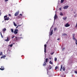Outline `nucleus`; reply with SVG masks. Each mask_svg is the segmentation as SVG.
Segmentation results:
<instances>
[{
	"label": "nucleus",
	"mask_w": 77,
	"mask_h": 77,
	"mask_svg": "<svg viewBox=\"0 0 77 77\" xmlns=\"http://www.w3.org/2000/svg\"><path fill=\"white\" fill-rule=\"evenodd\" d=\"M63 19L64 20H65L67 19V17H63Z\"/></svg>",
	"instance_id": "9b49d317"
},
{
	"label": "nucleus",
	"mask_w": 77,
	"mask_h": 77,
	"mask_svg": "<svg viewBox=\"0 0 77 77\" xmlns=\"http://www.w3.org/2000/svg\"><path fill=\"white\" fill-rule=\"evenodd\" d=\"M54 30V31H56V30H57V28H55Z\"/></svg>",
	"instance_id": "c85d7f7f"
},
{
	"label": "nucleus",
	"mask_w": 77,
	"mask_h": 77,
	"mask_svg": "<svg viewBox=\"0 0 77 77\" xmlns=\"http://www.w3.org/2000/svg\"><path fill=\"white\" fill-rule=\"evenodd\" d=\"M46 48H47V45H44L45 53H46Z\"/></svg>",
	"instance_id": "f03ea898"
},
{
	"label": "nucleus",
	"mask_w": 77,
	"mask_h": 77,
	"mask_svg": "<svg viewBox=\"0 0 77 77\" xmlns=\"http://www.w3.org/2000/svg\"><path fill=\"white\" fill-rule=\"evenodd\" d=\"M63 71H65V68L64 66H63Z\"/></svg>",
	"instance_id": "a211bd4d"
},
{
	"label": "nucleus",
	"mask_w": 77,
	"mask_h": 77,
	"mask_svg": "<svg viewBox=\"0 0 77 77\" xmlns=\"http://www.w3.org/2000/svg\"><path fill=\"white\" fill-rule=\"evenodd\" d=\"M49 63H50V64H53V62H51V60L50 61H49Z\"/></svg>",
	"instance_id": "4be33fe9"
},
{
	"label": "nucleus",
	"mask_w": 77,
	"mask_h": 77,
	"mask_svg": "<svg viewBox=\"0 0 77 77\" xmlns=\"http://www.w3.org/2000/svg\"><path fill=\"white\" fill-rule=\"evenodd\" d=\"M75 28H77V23H76V25L75 26Z\"/></svg>",
	"instance_id": "473e14b6"
},
{
	"label": "nucleus",
	"mask_w": 77,
	"mask_h": 77,
	"mask_svg": "<svg viewBox=\"0 0 77 77\" xmlns=\"http://www.w3.org/2000/svg\"><path fill=\"white\" fill-rule=\"evenodd\" d=\"M59 10H60V11H61L62 10V8H59Z\"/></svg>",
	"instance_id": "72a5a7b5"
},
{
	"label": "nucleus",
	"mask_w": 77,
	"mask_h": 77,
	"mask_svg": "<svg viewBox=\"0 0 77 77\" xmlns=\"http://www.w3.org/2000/svg\"><path fill=\"white\" fill-rule=\"evenodd\" d=\"M75 43H76V42H77V40H76V39L75 40Z\"/></svg>",
	"instance_id": "49530a36"
},
{
	"label": "nucleus",
	"mask_w": 77,
	"mask_h": 77,
	"mask_svg": "<svg viewBox=\"0 0 77 77\" xmlns=\"http://www.w3.org/2000/svg\"><path fill=\"white\" fill-rule=\"evenodd\" d=\"M69 7V6H68V5L65 6L63 8V9H66Z\"/></svg>",
	"instance_id": "7ed1b4c3"
},
{
	"label": "nucleus",
	"mask_w": 77,
	"mask_h": 77,
	"mask_svg": "<svg viewBox=\"0 0 77 77\" xmlns=\"http://www.w3.org/2000/svg\"><path fill=\"white\" fill-rule=\"evenodd\" d=\"M57 15H56V14H55L54 17V20H56V19L57 18Z\"/></svg>",
	"instance_id": "9d476101"
},
{
	"label": "nucleus",
	"mask_w": 77,
	"mask_h": 77,
	"mask_svg": "<svg viewBox=\"0 0 77 77\" xmlns=\"http://www.w3.org/2000/svg\"><path fill=\"white\" fill-rule=\"evenodd\" d=\"M16 39H17V36L15 37Z\"/></svg>",
	"instance_id": "09e8293b"
},
{
	"label": "nucleus",
	"mask_w": 77,
	"mask_h": 77,
	"mask_svg": "<svg viewBox=\"0 0 77 77\" xmlns=\"http://www.w3.org/2000/svg\"><path fill=\"white\" fill-rule=\"evenodd\" d=\"M75 44H76V45H77V42H76V43H75Z\"/></svg>",
	"instance_id": "8fccbe9b"
},
{
	"label": "nucleus",
	"mask_w": 77,
	"mask_h": 77,
	"mask_svg": "<svg viewBox=\"0 0 77 77\" xmlns=\"http://www.w3.org/2000/svg\"><path fill=\"white\" fill-rule=\"evenodd\" d=\"M53 30L52 29V30L51 32H49V35H50V36H51V35H53Z\"/></svg>",
	"instance_id": "39448f33"
},
{
	"label": "nucleus",
	"mask_w": 77,
	"mask_h": 77,
	"mask_svg": "<svg viewBox=\"0 0 77 77\" xmlns=\"http://www.w3.org/2000/svg\"><path fill=\"white\" fill-rule=\"evenodd\" d=\"M58 68V67L57 66H56L55 67V70H56Z\"/></svg>",
	"instance_id": "393cba45"
},
{
	"label": "nucleus",
	"mask_w": 77,
	"mask_h": 77,
	"mask_svg": "<svg viewBox=\"0 0 77 77\" xmlns=\"http://www.w3.org/2000/svg\"><path fill=\"white\" fill-rule=\"evenodd\" d=\"M9 0H5V2H8Z\"/></svg>",
	"instance_id": "4c0bfd02"
},
{
	"label": "nucleus",
	"mask_w": 77,
	"mask_h": 77,
	"mask_svg": "<svg viewBox=\"0 0 77 77\" xmlns=\"http://www.w3.org/2000/svg\"><path fill=\"white\" fill-rule=\"evenodd\" d=\"M2 57L4 59H5V57H6V56L4 55V56H3Z\"/></svg>",
	"instance_id": "a878e982"
},
{
	"label": "nucleus",
	"mask_w": 77,
	"mask_h": 77,
	"mask_svg": "<svg viewBox=\"0 0 77 77\" xmlns=\"http://www.w3.org/2000/svg\"><path fill=\"white\" fill-rule=\"evenodd\" d=\"M18 26H19V25H18L17 26V27L16 28V29H17L18 28Z\"/></svg>",
	"instance_id": "58836bf2"
},
{
	"label": "nucleus",
	"mask_w": 77,
	"mask_h": 77,
	"mask_svg": "<svg viewBox=\"0 0 77 77\" xmlns=\"http://www.w3.org/2000/svg\"><path fill=\"white\" fill-rule=\"evenodd\" d=\"M11 30L12 33H13L14 32V29H11Z\"/></svg>",
	"instance_id": "412c9836"
},
{
	"label": "nucleus",
	"mask_w": 77,
	"mask_h": 77,
	"mask_svg": "<svg viewBox=\"0 0 77 77\" xmlns=\"http://www.w3.org/2000/svg\"><path fill=\"white\" fill-rule=\"evenodd\" d=\"M60 15H61V16H63V13H62V12H61L60 13Z\"/></svg>",
	"instance_id": "f3484780"
},
{
	"label": "nucleus",
	"mask_w": 77,
	"mask_h": 77,
	"mask_svg": "<svg viewBox=\"0 0 77 77\" xmlns=\"http://www.w3.org/2000/svg\"><path fill=\"white\" fill-rule=\"evenodd\" d=\"M1 68H0V70H2V71H3V70H4L5 68H4V67L3 66H1Z\"/></svg>",
	"instance_id": "0eeeda50"
},
{
	"label": "nucleus",
	"mask_w": 77,
	"mask_h": 77,
	"mask_svg": "<svg viewBox=\"0 0 77 77\" xmlns=\"http://www.w3.org/2000/svg\"><path fill=\"white\" fill-rule=\"evenodd\" d=\"M73 39L74 40H76V39L75 38V37H73Z\"/></svg>",
	"instance_id": "bb28decb"
},
{
	"label": "nucleus",
	"mask_w": 77,
	"mask_h": 77,
	"mask_svg": "<svg viewBox=\"0 0 77 77\" xmlns=\"http://www.w3.org/2000/svg\"><path fill=\"white\" fill-rule=\"evenodd\" d=\"M14 37H15V35H14L12 36V39H13V38H14Z\"/></svg>",
	"instance_id": "7c9ffc66"
},
{
	"label": "nucleus",
	"mask_w": 77,
	"mask_h": 77,
	"mask_svg": "<svg viewBox=\"0 0 77 77\" xmlns=\"http://www.w3.org/2000/svg\"><path fill=\"white\" fill-rule=\"evenodd\" d=\"M19 26H21V25H19Z\"/></svg>",
	"instance_id": "603ef678"
},
{
	"label": "nucleus",
	"mask_w": 77,
	"mask_h": 77,
	"mask_svg": "<svg viewBox=\"0 0 77 77\" xmlns=\"http://www.w3.org/2000/svg\"><path fill=\"white\" fill-rule=\"evenodd\" d=\"M1 35L2 38H3V35H2V34L1 33Z\"/></svg>",
	"instance_id": "c9c22d12"
},
{
	"label": "nucleus",
	"mask_w": 77,
	"mask_h": 77,
	"mask_svg": "<svg viewBox=\"0 0 77 77\" xmlns=\"http://www.w3.org/2000/svg\"><path fill=\"white\" fill-rule=\"evenodd\" d=\"M20 15H21V16H22V14H20Z\"/></svg>",
	"instance_id": "de8ad7c7"
},
{
	"label": "nucleus",
	"mask_w": 77,
	"mask_h": 77,
	"mask_svg": "<svg viewBox=\"0 0 77 77\" xmlns=\"http://www.w3.org/2000/svg\"><path fill=\"white\" fill-rule=\"evenodd\" d=\"M60 38H57V40L58 41H59V40H60Z\"/></svg>",
	"instance_id": "37998d69"
},
{
	"label": "nucleus",
	"mask_w": 77,
	"mask_h": 77,
	"mask_svg": "<svg viewBox=\"0 0 77 77\" xmlns=\"http://www.w3.org/2000/svg\"><path fill=\"white\" fill-rule=\"evenodd\" d=\"M70 26V25L68 23H67L66 24L65 26L66 27H69V26Z\"/></svg>",
	"instance_id": "423d86ee"
},
{
	"label": "nucleus",
	"mask_w": 77,
	"mask_h": 77,
	"mask_svg": "<svg viewBox=\"0 0 77 77\" xmlns=\"http://www.w3.org/2000/svg\"><path fill=\"white\" fill-rule=\"evenodd\" d=\"M8 17V16H5L4 17V18H7Z\"/></svg>",
	"instance_id": "cd10ccee"
},
{
	"label": "nucleus",
	"mask_w": 77,
	"mask_h": 77,
	"mask_svg": "<svg viewBox=\"0 0 77 77\" xmlns=\"http://www.w3.org/2000/svg\"><path fill=\"white\" fill-rule=\"evenodd\" d=\"M1 10H0V15H1Z\"/></svg>",
	"instance_id": "a19ab883"
},
{
	"label": "nucleus",
	"mask_w": 77,
	"mask_h": 77,
	"mask_svg": "<svg viewBox=\"0 0 77 77\" xmlns=\"http://www.w3.org/2000/svg\"><path fill=\"white\" fill-rule=\"evenodd\" d=\"M3 55V52H1L0 53V56H2Z\"/></svg>",
	"instance_id": "6ab92c4d"
},
{
	"label": "nucleus",
	"mask_w": 77,
	"mask_h": 77,
	"mask_svg": "<svg viewBox=\"0 0 77 77\" xmlns=\"http://www.w3.org/2000/svg\"><path fill=\"white\" fill-rule=\"evenodd\" d=\"M49 59H50V60H51V57L49 58Z\"/></svg>",
	"instance_id": "a18cd8bd"
},
{
	"label": "nucleus",
	"mask_w": 77,
	"mask_h": 77,
	"mask_svg": "<svg viewBox=\"0 0 77 77\" xmlns=\"http://www.w3.org/2000/svg\"><path fill=\"white\" fill-rule=\"evenodd\" d=\"M72 36H73V37H74V36H75V35L73 34H72Z\"/></svg>",
	"instance_id": "f704fd0d"
},
{
	"label": "nucleus",
	"mask_w": 77,
	"mask_h": 77,
	"mask_svg": "<svg viewBox=\"0 0 77 77\" xmlns=\"http://www.w3.org/2000/svg\"><path fill=\"white\" fill-rule=\"evenodd\" d=\"M46 62H44L43 64V66H45V65H46Z\"/></svg>",
	"instance_id": "ddd939ff"
},
{
	"label": "nucleus",
	"mask_w": 77,
	"mask_h": 77,
	"mask_svg": "<svg viewBox=\"0 0 77 77\" xmlns=\"http://www.w3.org/2000/svg\"><path fill=\"white\" fill-rule=\"evenodd\" d=\"M4 20H5V21L8 20H9V17H8L5 18L4 19Z\"/></svg>",
	"instance_id": "1a4fd4ad"
},
{
	"label": "nucleus",
	"mask_w": 77,
	"mask_h": 77,
	"mask_svg": "<svg viewBox=\"0 0 77 77\" xmlns=\"http://www.w3.org/2000/svg\"><path fill=\"white\" fill-rule=\"evenodd\" d=\"M48 58H46V61L45 62H46V63H47V62H48Z\"/></svg>",
	"instance_id": "dca6fc26"
},
{
	"label": "nucleus",
	"mask_w": 77,
	"mask_h": 77,
	"mask_svg": "<svg viewBox=\"0 0 77 77\" xmlns=\"http://www.w3.org/2000/svg\"><path fill=\"white\" fill-rule=\"evenodd\" d=\"M19 14V11H17L16 13H15L14 14L15 16H17L18 15V14Z\"/></svg>",
	"instance_id": "20e7f679"
},
{
	"label": "nucleus",
	"mask_w": 77,
	"mask_h": 77,
	"mask_svg": "<svg viewBox=\"0 0 77 77\" xmlns=\"http://www.w3.org/2000/svg\"><path fill=\"white\" fill-rule=\"evenodd\" d=\"M49 69H51V68H52V67L51 66H49Z\"/></svg>",
	"instance_id": "4468645a"
},
{
	"label": "nucleus",
	"mask_w": 77,
	"mask_h": 77,
	"mask_svg": "<svg viewBox=\"0 0 77 77\" xmlns=\"http://www.w3.org/2000/svg\"><path fill=\"white\" fill-rule=\"evenodd\" d=\"M54 59V61H57V58L56 57H55Z\"/></svg>",
	"instance_id": "5701e85b"
},
{
	"label": "nucleus",
	"mask_w": 77,
	"mask_h": 77,
	"mask_svg": "<svg viewBox=\"0 0 77 77\" xmlns=\"http://www.w3.org/2000/svg\"><path fill=\"white\" fill-rule=\"evenodd\" d=\"M14 26H17V24H16V23H14Z\"/></svg>",
	"instance_id": "b1692460"
},
{
	"label": "nucleus",
	"mask_w": 77,
	"mask_h": 77,
	"mask_svg": "<svg viewBox=\"0 0 77 77\" xmlns=\"http://www.w3.org/2000/svg\"><path fill=\"white\" fill-rule=\"evenodd\" d=\"M1 58V59H2V58H3V56Z\"/></svg>",
	"instance_id": "3c124183"
},
{
	"label": "nucleus",
	"mask_w": 77,
	"mask_h": 77,
	"mask_svg": "<svg viewBox=\"0 0 77 77\" xmlns=\"http://www.w3.org/2000/svg\"><path fill=\"white\" fill-rule=\"evenodd\" d=\"M10 46L11 47H12V46H13V45L12 44L10 45Z\"/></svg>",
	"instance_id": "c756f323"
},
{
	"label": "nucleus",
	"mask_w": 77,
	"mask_h": 77,
	"mask_svg": "<svg viewBox=\"0 0 77 77\" xmlns=\"http://www.w3.org/2000/svg\"><path fill=\"white\" fill-rule=\"evenodd\" d=\"M9 41V37H8L7 38V39L5 40V41H7V42H8Z\"/></svg>",
	"instance_id": "6e6552de"
},
{
	"label": "nucleus",
	"mask_w": 77,
	"mask_h": 77,
	"mask_svg": "<svg viewBox=\"0 0 77 77\" xmlns=\"http://www.w3.org/2000/svg\"><path fill=\"white\" fill-rule=\"evenodd\" d=\"M54 52H53L52 53H51V55H53V54H54Z\"/></svg>",
	"instance_id": "2f4dec72"
},
{
	"label": "nucleus",
	"mask_w": 77,
	"mask_h": 77,
	"mask_svg": "<svg viewBox=\"0 0 77 77\" xmlns=\"http://www.w3.org/2000/svg\"><path fill=\"white\" fill-rule=\"evenodd\" d=\"M8 16H10V17H11V15L10 14H8Z\"/></svg>",
	"instance_id": "79ce46f5"
},
{
	"label": "nucleus",
	"mask_w": 77,
	"mask_h": 77,
	"mask_svg": "<svg viewBox=\"0 0 77 77\" xmlns=\"http://www.w3.org/2000/svg\"><path fill=\"white\" fill-rule=\"evenodd\" d=\"M63 66L62 65L61 66V68L60 69V71H62V69Z\"/></svg>",
	"instance_id": "2eb2a0df"
},
{
	"label": "nucleus",
	"mask_w": 77,
	"mask_h": 77,
	"mask_svg": "<svg viewBox=\"0 0 77 77\" xmlns=\"http://www.w3.org/2000/svg\"><path fill=\"white\" fill-rule=\"evenodd\" d=\"M50 30H51V29H50Z\"/></svg>",
	"instance_id": "864d4df0"
},
{
	"label": "nucleus",
	"mask_w": 77,
	"mask_h": 77,
	"mask_svg": "<svg viewBox=\"0 0 77 77\" xmlns=\"http://www.w3.org/2000/svg\"><path fill=\"white\" fill-rule=\"evenodd\" d=\"M75 74H77V71H75Z\"/></svg>",
	"instance_id": "e433bc0d"
},
{
	"label": "nucleus",
	"mask_w": 77,
	"mask_h": 77,
	"mask_svg": "<svg viewBox=\"0 0 77 77\" xmlns=\"http://www.w3.org/2000/svg\"><path fill=\"white\" fill-rule=\"evenodd\" d=\"M6 30V28H4L2 29V31H3V32H5Z\"/></svg>",
	"instance_id": "f8f14e48"
},
{
	"label": "nucleus",
	"mask_w": 77,
	"mask_h": 77,
	"mask_svg": "<svg viewBox=\"0 0 77 77\" xmlns=\"http://www.w3.org/2000/svg\"><path fill=\"white\" fill-rule=\"evenodd\" d=\"M63 35H67L65 33L63 34Z\"/></svg>",
	"instance_id": "ea45409f"
},
{
	"label": "nucleus",
	"mask_w": 77,
	"mask_h": 77,
	"mask_svg": "<svg viewBox=\"0 0 77 77\" xmlns=\"http://www.w3.org/2000/svg\"><path fill=\"white\" fill-rule=\"evenodd\" d=\"M17 32H18V30L17 29H15L14 31V33L15 34H17V33H18Z\"/></svg>",
	"instance_id": "f257e3e1"
},
{
	"label": "nucleus",
	"mask_w": 77,
	"mask_h": 77,
	"mask_svg": "<svg viewBox=\"0 0 77 77\" xmlns=\"http://www.w3.org/2000/svg\"><path fill=\"white\" fill-rule=\"evenodd\" d=\"M63 2H64V0H61V3H63Z\"/></svg>",
	"instance_id": "aec40b11"
},
{
	"label": "nucleus",
	"mask_w": 77,
	"mask_h": 77,
	"mask_svg": "<svg viewBox=\"0 0 77 77\" xmlns=\"http://www.w3.org/2000/svg\"><path fill=\"white\" fill-rule=\"evenodd\" d=\"M65 48H64L63 49H62V50H65Z\"/></svg>",
	"instance_id": "c03bdc74"
}]
</instances>
